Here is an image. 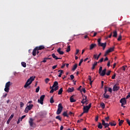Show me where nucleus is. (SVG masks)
<instances>
[{"label":"nucleus","mask_w":130,"mask_h":130,"mask_svg":"<svg viewBox=\"0 0 130 130\" xmlns=\"http://www.w3.org/2000/svg\"><path fill=\"white\" fill-rule=\"evenodd\" d=\"M34 80H35V76L30 77L25 83V84L24 86V88H27V87H29V86H30V85L32 84V82H33Z\"/></svg>","instance_id":"obj_1"},{"label":"nucleus","mask_w":130,"mask_h":130,"mask_svg":"<svg viewBox=\"0 0 130 130\" xmlns=\"http://www.w3.org/2000/svg\"><path fill=\"white\" fill-rule=\"evenodd\" d=\"M13 83H12L11 82L9 81L6 83L5 85V88L4 89V91L5 92H7V93H9L10 91V87L11 85H12Z\"/></svg>","instance_id":"obj_2"},{"label":"nucleus","mask_w":130,"mask_h":130,"mask_svg":"<svg viewBox=\"0 0 130 130\" xmlns=\"http://www.w3.org/2000/svg\"><path fill=\"white\" fill-rule=\"evenodd\" d=\"M92 107V104H89L88 106H85L83 107V113H88L89 110Z\"/></svg>","instance_id":"obj_3"},{"label":"nucleus","mask_w":130,"mask_h":130,"mask_svg":"<svg viewBox=\"0 0 130 130\" xmlns=\"http://www.w3.org/2000/svg\"><path fill=\"white\" fill-rule=\"evenodd\" d=\"M63 108V107H62V105H61V104H59L58 105V109L56 111V114H57L58 115L59 114H60V113H61V111H62Z\"/></svg>","instance_id":"obj_4"},{"label":"nucleus","mask_w":130,"mask_h":130,"mask_svg":"<svg viewBox=\"0 0 130 130\" xmlns=\"http://www.w3.org/2000/svg\"><path fill=\"white\" fill-rule=\"evenodd\" d=\"M45 98V95L43 94L41 95L40 98V99L38 100V103H40V104H41V105H43V101Z\"/></svg>","instance_id":"obj_5"},{"label":"nucleus","mask_w":130,"mask_h":130,"mask_svg":"<svg viewBox=\"0 0 130 130\" xmlns=\"http://www.w3.org/2000/svg\"><path fill=\"white\" fill-rule=\"evenodd\" d=\"M120 103H121V106H123V105H125L126 104V100L125 98H122L120 100Z\"/></svg>","instance_id":"obj_6"},{"label":"nucleus","mask_w":130,"mask_h":130,"mask_svg":"<svg viewBox=\"0 0 130 130\" xmlns=\"http://www.w3.org/2000/svg\"><path fill=\"white\" fill-rule=\"evenodd\" d=\"M53 88L54 87H52V86L50 87V89H51L50 91V93L51 94L53 93V92H54V91H57V90H58V86H56L54 88Z\"/></svg>","instance_id":"obj_7"},{"label":"nucleus","mask_w":130,"mask_h":130,"mask_svg":"<svg viewBox=\"0 0 130 130\" xmlns=\"http://www.w3.org/2000/svg\"><path fill=\"white\" fill-rule=\"evenodd\" d=\"M106 68L104 69L100 74V76L102 77H104L106 75Z\"/></svg>","instance_id":"obj_8"},{"label":"nucleus","mask_w":130,"mask_h":130,"mask_svg":"<svg viewBox=\"0 0 130 130\" xmlns=\"http://www.w3.org/2000/svg\"><path fill=\"white\" fill-rule=\"evenodd\" d=\"M119 86H116V84L114 85L113 87V91H118V90L120 89Z\"/></svg>","instance_id":"obj_9"},{"label":"nucleus","mask_w":130,"mask_h":130,"mask_svg":"<svg viewBox=\"0 0 130 130\" xmlns=\"http://www.w3.org/2000/svg\"><path fill=\"white\" fill-rule=\"evenodd\" d=\"M13 117H14V114H12L9 117V118L8 119V120H7V124H9L10 121L12 120V119H13Z\"/></svg>","instance_id":"obj_10"},{"label":"nucleus","mask_w":130,"mask_h":130,"mask_svg":"<svg viewBox=\"0 0 130 130\" xmlns=\"http://www.w3.org/2000/svg\"><path fill=\"white\" fill-rule=\"evenodd\" d=\"M36 48L38 50H42V49H44V48H45V47L43 45H41L39 47H36Z\"/></svg>","instance_id":"obj_11"},{"label":"nucleus","mask_w":130,"mask_h":130,"mask_svg":"<svg viewBox=\"0 0 130 130\" xmlns=\"http://www.w3.org/2000/svg\"><path fill=\"white\" fill-rule=\"evenodd\" d=\"M33 120H34L32 118H30L28 121V122L29 123V125H30V126H31V127H33Z\"/></svg>","instance_id":"obj_12"},{"label":"nucleus","mask_w":130,"mask_h":130,"mask_svg":"<svg viewBox=\"0 0 130 130\" xmlns=\"http://www.w3.org/2000/svg\"><path fill=\"white\" fill-rule=\"evenodd\" d=\"M34 105H33V104H27L26 105V107L28 108V109H29L31 110V109H32V108H33Z\"/></svg>","instance_id":"obj_13"},{"label":"nucleus","mask_w":130,"mask_h":130,"mask_svg":"<svg viewBox=\"0 0 130 130\" xmlns=\"http://www.w3.org/2000/svg\"><path fill=\"white\" fill-rule=\"evenodd\" d=\"M61 48H59L57 50V52L59 53V54H60L61 55H62V54H63L64 53L63 52V51H61Z\"/></svg>","instance_id":"obj_14"},{"label":"nucleus","mask_w":130,"mask_h":130,"mask_svg":"<svg viewBox=\"0 0 130 130\" xmlns=\"http://www.w3.org/2000/svg\"><path fill=\"white\" fill-rule=\"evenodd\" d=\"M74 90L75 89L74 88V87H72V88L69 87L67 90V92L68 93H72V92H74Z\"/></svg>","instance_id":"obj_15"},{"label":"nucleus","mask_w":130,"mask_h":130,"mask_svg":"<svg viewBox=\"0 0 130 130\" xmlns=\"http://www.w3.org/2000/svg\"><path fill=\"white\" fill-rule=\"evenodd\" d=\"M58 73H59L58 77H59V78H61V75H62V74H63V71L61 70H59L58 71Z\"/></svg>","instance_id":"obj_16"},{"label":"nucleus","mask_w":130,"mask_h":130,"mask_svg":"<svg viewBox=\"0 0 130 130\" xmlns=\"http://www.w3.org/2000/svg\"><path fill=\"white\" fill-rule=\"evenodd\" d=\"M114 51V47L110 48L108 50H107V53H110V52H112V51Z\"/></svg>","instance_id":"obj_17"},{"label":"nucleus","mask_w":130,"mask_h":130,"mask_svg":"<svg viewBox=\"0 0 130 130\" xmlns=\"http://www.w3.org/2000/svg\"><path fill=\"white\" fill-rule=\"evenodd\" d=\"M100 55H101V53H100L98 57H97V55L94 54L93 55V58H95V59H96V60H98V59H99V58L100 57Z\"/></svg>","instance_id":"obj_18"},{"label":"nucleus","mask_w":130,"mask_h":130,"mask_svg":"<svg viewBox=\"0 0 130 130\" xmlns=\"http://www.w3.org/2000/svg\"><path fill=\"white\" fill-rule=\"evenodd\" d=\"M52 56L53 58H54L56 60L61 59V58L57 57V56H56V55H55V54H54V53L52 54Z\"/></svg>","instance_id":"obj_19"},{"label":"nucleus","mask_w":130,"mask_h":130,"mask_svg":"<svg viewBox=\"0 0 130 130\" xmlns=\"http://www.w3.org/2000/svg\"><path fill=\"white\" fill-rule=\"evenodd\" d=\"M109 124L111 126H115V125H116V122L114 121H113V122H110Z\"/></svg>","instance_id":"obj_20"},{"label":"nucleus","mask_w":130,"mask_h":130,"mask_svg":"<svg viewBox=\"0 0 130 130\" xmlns=\"http://www.w3.org/2000/svg\"><path fill=\"white\" fill-rule=\"evenodd\" d=\"M58 87V82L55 81L52 85V88H55V87Z\"/></svg>","instance_id":"obj_21"},{"label":"nucleus","mask_w":130,"mask_h":130,"mask_svg":"<svg viewBox=\"0 0 130 130\" xmlns=\"http://www.w3.org/2000/svg\"><path fill=\"white\" fill-rule=\"evenodd\" d=\"M103 96L105 99H109L110 98V96L106 93H104Z\"/></svg>","instance_id":"obj_22"},{"label":"nucleus","mask_w":130,"mask_h":130,"mask_svg":"<svg viewBox=\"0 0 130 130\" xmlns=\"http://www.w3.org/2000/svg\"><path fill=\"white\" fill-rule=\"evenodd\" d=\"M96 44H91L90 46V50H92L94 47H96Z\"/></svg>","instance_id":"obj_23"},{"label":"nucleus","mask_w":130,"mask_h":130,"mask_svg":"<svg viewBox=\"0 0 130 130\" xmlns=\"http://www.w3.org/2000/svg\"><path fill=\"white\" fill-rule=\"evenodd\" d=\"M98 46H99V47L101 46V45H102V44H104V43H101V39H99L98 40Z\"/></svg>","instance_id":"obj_24"},{"label":"nucleus","mask_w":130,"mask_h":130,"mask_svg":"<svg viewBox=\"0 0 130 130\" xmlns=\"http://www.w3.org/2000/svg\"><path fill=\"white\" fill-rule=\"evenodd\" d=\"M113 37H115V38L117 37V31H116V30H114V31L113 32Z\"/></svg>","instance_id":"obj_25"},{"label":"nucleus","mask_w":130,"mask_h":130,"mask_svg":"<svg viewBox=\"0 0 130 130\" xmlns=\"http://www.w3.org/2000/svg\"><path fill=\"white\" fill-rule=\"evenodd\" d=\"M62 115H63V116H64L65 117H69V114H68V112H66V111L63 112Z\"/></svg>","instance_id":"obj_26"},{"label":"nucleus","mask_w":130,"mask_h":130,"mask_svg":"<svg viewBox=\"0 0 130 130\" xmlns=\"http://www.w3.org/2000/svg\"><path fill=\"white\" fill-rule=\"evenodd\" d=\"M106 44L107 43H105L104 44H102L100 46H101L102 47H103V50H104V49H105V48L106 47Z\"/></svg>","instance_id":"obj_27"},{"label":"nucleus","mask_w":130,"mask_h":130,"mask_svg":"<svg viewBox=\"0 0 130 130\" xmlns=\"http://www.w3.org/2000/svg\"><path fill=\"white\" fill-rule=\"evenodd\" d=\"M62 87L60 88V89L58 91V95H61L62 94Z\"/></svg>","instance_id":"obj_28"},{"label":"nucleus","mask_w":130,"mask_h":130,"mask_svg":"<svg viewBox=\"0 0 130 130\" xmlns=\"http://www.w3.org/2000/svg\"><path fill=\"white\" fill-rule=\"evenodd\" d=\"M37 50V49L36 48H35L32 51V55H34V56H35L36 55V51Z\"/></svg>","instance_id":"obj_29"},{"label":"nucleus","mask_w":130,"mask_h":130,"mask_svg":"<svg viewBox=\"0 0 130 130\" xmlns=\"http://www.w3.org/2000/svg\"><path fill=\"white\" fill-rule=\"evenodd\" d=\"M77 68H78V64H75L73 66V68H72V71H76V70L77 69Z\"/></svg>","instance_id":"obj_30"},{"label":"nucleus","mask_w":130,"mask_h":130,"mask_svg":"<svg viewBox=\"0 0 130 130\" xmlns=\"http://www.w3.org/2000/svg\"><path fill=\"white\" fill-rule=\"evenodd\" d=\"M88 101H89V100H86L84 102V98H83L81 101V103L82 104H86L87 105V104H88V103H87L88 102Z\"/></svg>","instance_id":"obj_31"},{"label":"nucleus","mask_w":130,"mask_h":130,"mask_svg":"<svg viewBox=\"0 0 130 130\" xmlns=\"http://www.w3.org/2000/svg\"><path fill=\"white\" fill-rule=\"evenodd\" d=\"M76 100H75L74 99H73V96H71L70 98V102H71L72 103H74V102H76Z\"/></svg>","instance_id":"obj_32"},{"label":"nucleus","mask_w":130,"mask_h":130,"mask_svg":"<svg viewBox=\"0 0 130 130\" xmlns=\"http://www.w3.org/2000/svg\"><path fill=\"white\" fill-rule=\"evenodd\" d=\"M98 128H100V129H102V127H103V126H102V124H101V123L99 122V125H98Z\"/></svg>","instance_id":"obj_33"},{"label":"nucleus","mask_w":130,"mask_h":130,"mask_svg":"<svg viewBox=\"0 0 130 130\" xmlns=\"http://www.w3.org/2000/svg\"><path fill=\"white\" fill-rule=\"evenodd\" d=\"M127 68V66H123V67H121V70H122V71H125V70L126 69V68Z\"/></svg>","instance_id":"obj_34"},{"label":"nucleus","mask_w":130,"mask_h":130,"mask_svg":"<svg viewBox=\"0 0 130 130\" xmlns=\"http://www.w3.org/2000/svg\"><path fill=\"white\" fill-rule=\"evenodd\" d=\"M109 125H110V124L108 123H106L104 125V126H105V128H106L107 127H109Z\"/></svg>","instance_id":"obj_35"},{"label":"nucleus","mask_w":130,"mask_h":130,"mask_svg":"<svg viewBox=\"0 0 130 130\" xmlns=\"http://www.w3.org/2000/svg\"><path fill=\"white\" fill-rule=\"evenodd\" d=\"M66 51H67V52H70V51H71V46H70V45L68 46V48H67Z\"/></svg>","instance_id":"obj_36"},{"label":"nucleus","mask_w":130,"mask_h":130,"mask_svg":"<svg viewBox=\"0 0 130 130\" xmlns=\"http://www.w3.org/2000/svg\"><path fill=\"white\" fill-rule=\"evenodd\" d=\"M50 103L52 104L54 103V100H53V96H52L50 100Z\"/></svg>","instance_id":"obj_37"},{"label":"nucleus","mask_w":130,"mask_h":130,"mask_svg":"<svg viewBox=\"0 0 130 130\" xmlns=\"http://www.w3.org/2000/svg\"><path fill=\"white\" fill-rule=\"evenodd\" d=\"M101 107H102V108H103V109H104V108H105V104H104V103H102L101 104Z\"/></svg>","instance_id":"obj_38"},{"label":"nucleus","mask_w":130,"mask_h":130,"mask_svg":"<svg viewBox=\"0 0 130 130\" xmlns=\"http://www.w3.org/2000/svg\"><path fill=\"white\" fill-rule=\"evenodd\" d=\"M30 110H31L28 109V108H27V107H26L25 110H24V112L25 113H28V112H29V111H30Z\"/></svg>","instance_id":"obj_39"},{"label":"nucleus","mask_w":130,"mask_h":130,"mask_svg":"<svg viewBox=\"0 0 130 130\" xmlns=\"http://www.w3.org/2000/svg\"><path fill=\"white\" fill-rule=\"evenodd\" d=\"M124 121L123 120H121L119 122V126H121V125H122V123H123V122Z\"/></svg>","instance_id":"obj_40"},{"label":"nucleus","mask_w":130,"mask_h":130,"mask_svg":"<svg viewBox=\"0 0 130 130\" xmlns=\"http://www.w3.org/2000/svg\"><path fill=\"white\" fill-rule=\"evenodd\" d=\"M21 66H22L23 67V68H26L27 65L26 64V62H21Z\"/></svg>","instance_id":"obj_41"},{"label":"nucleus","mask_w":130,"mask_h":130,"mask_svg":"<svg viewBox=\"0 0 130 130\" xmlns=\"http://www.w3.org/2000/svg\"><path fill=\"white\" fill-rule=\"evenodd\" d=\"M56 119H58V120L61 121V117H60V116H57L56 117Z\"/></svg>","instance_id":"obj_42"},{"label":"nucleus","mask_w":130,"mask_h":130,"mask_svg":"<svg viewBox=\"0 0 130 130\" xmlns=\"http://www.w3.org/2000/svg\"><path fill=\"white\" fill-rule=\"evenodd\" d=\"M111 73V70H109L106 73V74L107 75V76H110V73Z\"/></svg>","instance_id":"obj_43"},{"label":"nucleus","mask_w":130,"mask_h":130,"mask_svg":"<svg viewBox=\"0 0 130 130\" xmlns=\"http://www.w3.org/2000/svg\"><path fill=\"white\" fill-rule=\"evenodd\" d=\"M25 117L26 115H23L21 118H19L20 119V121H22V120H23V119H24V118H25Z\"/></svg>","instance_id":"obj_44"},{"label":"nucleus","mask_w":130,"mask_h":130,"mask_svg":"<svg viewBox=\"0 0 130 130\" xmlns=\"http://www.w3.org/2000/svg\"><path fill=\"white\" fill-rule=\"evenodd\" d=\"M20 108H22V107H24V103L22 102H21L20 103Z\"/></svg>","instance_id":"obj_45"},{"label":"nucleus","mask_w":130,"mask_h":130,"mask_svg":"<svg viewBox=\"0 0 130 130\" xmlns=\"http://www.w3.org/2000/svg\"><path fill=\"white\" fill-rule=\"evenodd\" d=\"M40 89V87L39 86H38L36 89V93H38V92H39V90Z\"/></svg>","instance_id":"obj_46"},{"label":"nucleus","mask_w":130,"mask_h":130,"mask_svg":"<svg viewBox=\"0 0 130 130\" xmlns=\"http://www.w3.org/2000/svg\"><path fill=\"white\" fill-rule=\"evenodd\" d=\"M45 81L46 84H47L48 82L50 81V79H49V78H46Z\"/></svg>","instance_id":"obj_47"},{"label":"nucleus","mask_w":130,"mask_h":130,"mask_svg":"<svg viewBox=\"0 0 130 130\" xmlns=\"http://www.w3.org/2000/svg\"><path fill=\"white\" fill-rule=\"evenodd\" d=\"M108 90V87H106L105 88V93H104V94H106V93H107Z\"/></svg>","instance_id":"obj_48"},{"label":"nucleus","mask_w":130,"mask_h":130,"mask_svg":"<svg viewBox=\"0 0 130 130\" xmlns=\"http://www.w3.org/2000/svg\"><path fill=\"white\" fill-rule=\"evenodd\" d=\"M49 58L47 57H45L44 58V60L42 61V62H46V60L48 59Z\"/></svg>","instance_id":"obj_49"},{"label":"nucleus","mask_w":130,"mask_h":130,"mask_svg":"<svg viewBox=\"0 0 130 130\" xmlns=\"http://www.w3.org/2000/svg\"><path fill=\"white\" fill-rule=\"evenodd\" d=\"M102 72V67H100L99 70V74H100Z\"/></svg>","instance_id":"obj_50"},{"label":"nucleus","mask_w":130,"mask_h":130,"mask_svg":"<svg viewBox=\"0 0 130 130\" xmlns=\"http://www.w3.org/2000/svg\"><path fill=\"white\" fill-rule=\"evenodd\" d=\"M84 61V60L83 59H81L79 63V66H81V64H82V62H83V61Z\"/></svg>","instance_id":"obj_51"},{"label":"nucleus","mask_w":130,"mask_h":130,"mask_svg":"<svg viewBox=\"0 0 130 130\" xmlns=\"http://www.w3.org/2000/svg\"><path fill=\"white\" fill-rule=\"evenodd\" d=\"M121 35H120L118 38L117 39L118 41H120V40H121Z\"/></svg>","instance_id":"obj_52"},{"label":"nucleus","mask_w":130,"mask_h":130,"mask_svg":"<svg viewBox=\"0 0 130 130\" xmlns=\"http://www.w3.org/2000/svg\"><path fill=\"white\" fill-rule=\"evenodd\" d=\"M70 78L71 80H74V79H75V76L73 75H70Z\"/></svg>","instance_id":"obj_53"},{"label":"nucleus","mask_w":130,"mask_h":130,"mask_svg":"<svg viewBox=\"0 0 130 130\" xmlns=\"http://www.w3.org/2000/svg\"><path fill=\"white\" fill-rule=\"evenodd\" d=\"M108 91L110 92V93H112V88L109 87L108 88Z\"/></svg>","instance_id":"obj_54"},{"label":"nucleus","mask_w":130,"mask_h":130,"mask_svg":"<svg viewBox=\"0 0 130 130\" xmlns=\"http://www.w3.org/2000/svg\"><path fill=\"white\" fill-rule=\"evenodd\" d=\"M83 120H84V119H81L80 120H78L77 121V123H80V122H82V121H83Z\"/></svg>","instance_id":"obj_55"},{"label":"nucleus","mask_w":130,"mask_h":130,"mask_svg":"<svg viewBox=\"0 0 130 130\" xmlns=\"http://www.w3.org/2000/svg\"><path fill=\"white\" fill-rule=\"evenodd\" d=\"M115 77H116V75H115V74H114L112 76V80H114V79H115Z\"/></svg>","instance_id":"obj_56"},{"label":"nucleus","mask_w":130,"mask_h":130,"mask_svg":"<svg viewBox=\"0 0 130 130\" xmlns=\"http://www.w3.org/2000/svg\"><path fill=\"white\" fill-rule=\"evenodd\" d=\"M82 90H80V92L82 93V92H84V93H86V89L85 88H82Z\"/></svg>","instance_id":"obj_57"},{"label":"nucleus","mask_w":130,"mask_h":130,"mask_svg":"<svg viewBox=\"0 0 130 130\" xmlns=\"http://www.w3.org/2000/svg\"><path fill=\"white\" fill-rule=\"evenodd\" d=\"M98 63V62L97 61H94V63L92 64V66H94V67H96Z\"/></svg>","instance_id":"obj_58"},{"label":"nucleus","mask_w":130,"mask_h":130,"mask_svg":"<svg viewBox=\"0 0 130 130\" xmlns=\"http://www.w3.org/2000/svg\"><path fill=\"white\" fill-rule=\"evenodd\" d=\"M126 122H127V123H128V125H129V126H130V121L128 119H126Z\"/></svg>","instance_id":"obj_59"},{"label":"nucleus","mask_w":130,"mask_h":130,"mask_svg":"<svg viewBox=\"0 0 130 130\" xmlns=\"http://www.w3.org/2000/svg\"><path fill=\"white\" fill-rule=\"evenodd\" d=\"M99 119V117L98 116H96L95 118V121H98V119Z\"/></svg>","instance_id":"obj_60"},{"label":"nucleus","mask_w":130,"mask_h":130,"mask_svg":"<svg viewBox=\"0 0 130 130\" xmlns=\"http://www.w3.org/2000/svg\"><path fill=\"white\" fill-rule=\"evenodd\" d=\"M102 125H104L106 123H105V121H104V120H102Z\"/></svg>","instance_id":"obj_61"},{"label":"nucleus","mask_w":130,"mask_h":130,"mask_svg":"<svg viewBox=\"0 0 130 130\" xmlns=\"http://www.w3.org/2000/svg\"><path fill=\"white\" fill-rule=\"evenodd\" d=\"M130 98V93L129 92L128 95L126 97V99H128Z\"/></svg>","instance_id":"obj_62"},{"label":"nucleus","mask_w":130,"mask_h":130,"mask_svg":"<svg viewBox=\"0 0 130 130\" xmlns=\"http://www.w3.org/2000/svg\"><path fill=\"white\" fill-rule=\"evenodd\" d=\"M66 67V63H63L61 67V69H63Z\"/></svg>","instance_id":"obj_63"},{"label":"nucleus","mask_w":130,"mask_h":130,"mask_svg":"<svg viewBox=\"0 0 130 130\" xmlns=\"http://www.w3.org/2000/svg\"><path fill=\"white\" fill-rule=\"evenodd\" d=\"M79 51H80V50L76 49V52L75 53L76 55H77V54H78V53H79Z\"/></svg>","instance_id":"obj_64"}]
</instances>
